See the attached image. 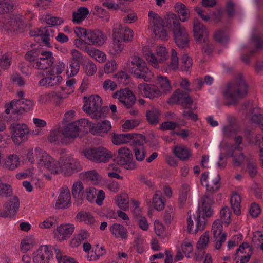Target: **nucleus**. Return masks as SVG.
Returning <instances> with one entry per match:
<instances>
[{
    "label": "nucleus",
    "mask_w": 263,
    "mask_h": 263,
    "mask_svg": "<svg viewBox=\"0 0 263 263\" xmlns=\"http://www.w3.org/2000/svg\"><path fill=\"white\" fill-rule=\"evenodd\" d=\"M148 16L150 27L154 34L162 40H167L168 38L167 31L164 28L165 24L171 29L172 32L184 26L177 15L174 13H170L166 15L165 22L157 13L152 11L148 12Z\"/></svg>",
    "instance_id": "obj_1"
},
{
    "label": "nucleus",
    "mask_w": 263,
    "mask_h": 263,
    "mask_svg": "<svg viewBox=\"0 0 263 263\" xmlns=\"http://www.w3.org/2000/svg\"><path fill=\"white\" fill-rule=\"evenodd\" d=\"M249 85L241 74H237L227 85L224 96L228 105L235 104L239 99L245 98L248 94Z\"/></svg>",
    "instance_id": "obj_2"
},
{
    "label": "nucleus",
    "mask_w": 263,
    "mask_h": 263,
    "mask_svg": "<svg viewBox=\"0 0 263 263\" xmlns=\"http://www.w3.org/2000/svg\"><path fill=\"white\" fill-rule=\"evenodd\" d=\"M25 57L32 63L33 68L38 70L47 69L54 62L53 53L49 51L31 50L26 53Z\"/></svg>",
    "instance_id": "obj_3"
},
{
    "label": "nucleus",
    "mask_w": 263,
    "mask_h": 263,
    "mask_svg": "<svg viewBox=\"0 0 263 263\" xmlns=\"http://www.w3.org/2000/svg\"><path fill=\"white\" fill-rule=\"evenodd\" d=\"M127 66L129 71L136 78L148 82L153 77L154 74L148 68L145 61L138 55L131 56L127 61Z\"/></svg>",
    "instance_id": "obj_4"
},
{
    "label": "nucleus",
    "mask_w": 263,
    "mask_h": 263,
    "mask_svg": "<svg viewBox=\"0 0 263 263\" xmlns=\"http://www.w3.org/2000/svg\"><path fill=\"white\" fill-rule=\"evenodd\" d=\"M86 125H91V122L85 118L67 124L62 129L63 138L61 139V143L68 144L73 142L79 135L81 130L80 127H85Z\"/></svg>",
    "instance_id": "obj_5"
},
{
    "label": "nucleus",
    "mask_w": 263,
    "mask_h": 263,
    "mask_svg": "<svg viewBox=\"0 0 263 263\" xmlns=\"http://www.w3.org/2000/svg\"><path fill=\"white\" fill-rule=\"evenodd\" d=\"M85 158L96 163H106L113 157L112 152L103 146L88 148L83 151Z\"/></svg>",
    "instance_id": "obj_6"
},
{
    "label": "nucleus",
    "mask_w": 263,
    "mask_h": 263,
    "mask_svg": "<svg viewBox=\"0 0 263 263\" xmlns=\"http://www.w3.org/2000/svg\"><path fill=\"white\" fill-rule=\"evenodd\" d=\"M102 104V99L98 95H91L86 100L83 110L92 119L99 120L104 116Z\"/></svg>",
    "instance_id": "obj_7"
},
{
    "label": "nucleus",
    "mask_w": 263,
    "mask_h": 263,
    "mask_svg": "<svg viewBox=\"0 0 263 263\" xmlns=\"http://www.w3.org/2000/svg\"><path fill=\"white\" fill-rule=\"evenodd\" d=\"M62 172L66 176H71L82 170L79 160L71 155H65L60 158Z\"/></svg>",
    "instance_id": "obj_8"
},
{
    "label": "nucleus",
    "mask_w": 263,
    "mask_h": 263,
    "mask_svg": "<svg viewBox=\"0 0 263 263\" xmlns=\"http://www.w3.org/2000/svg\"><path fill=\"white\" fill-rule=\"evenodd\" d=\"M112 37L122 41L123 42H130L134 39V31L127 26L120 23L116 24L112 29Z\"/></svg>",
    "instance_id": "obj_9"
},
{
    "label": "nucleus",
    "mask_w": 263,
    "mask_h": 263,
    "mask_svg": "<svg viewBox=\"0 0 263 263\" xmlns=\"http://www.w3.org/2000/svg\"><path fill=\"white\" fill-rule=\"evenodd\" d=\"M187 232L189 233L196 234L198 230H202L204 228L205 221L201 220V212H190L187 219Z\"/></svg>",
    "instance_id": "obj_10"
},
{
    "label": "nucleus",
    "mask_w": 263,
    "mask_h": 263,
    "mask_svg": "<svg viewBox=\"0 0 263 263\" xmlns=\"http://www.w3.org/2000/svg\"><path fill=\"white\" fill-rule=\"evenodd\" d=\"M75 230L73 223H63L58 226L54 230V237L59 241H63L70 238Z\"/></svg>",
    "instance_id": "obj_11"
},
{
    "label": "nucleus",
    "mask_w": 263,
    "mask_h": 263,
    "mask_svg": "<svg viewBox=\"0 0 263 263\" xmlns=\"http://www.w3.org/2000/svg\"><path fill=\"white\" fill-rule=\"evenodd\" d=\"M10 128L12 133V138L16 144H20L21 142L27 139V135L30 133L28 126L24 124L13 123Z\"/></svg>",
    "instance_id": "obj_12"
},
{
    "label": "nucleus",
    "mask_w": 263,
    "mask_h": 263,
    "mask_svg": "<svg viewBox=\"0 0 263 263\" xmlns=\"http://www.w3.org/2000/svg\"><path fill=\"white\" fill-rule=\"evenodd\" d=\"M168 104H180L187 106L192 103V99L190 96L180 89L176 90L167 101Z\"/></svg>",
    "instance_id": "obj_13"
},
{
    "label": "nucleus",
    "mask_w": 263,
    "mask_h": 263,
    "mask_svg": "<svg viewBox=\"0 0 263 263\" xmlns=\"http://www.w3.org/2000/svg\"><path fill=\"white\" fill-rule=\"evenodd\" d=\"M114 98L117 99L127 108L132 107L136 101V97L129 88H125L117 91L112 95Z\"/></svg>",
    "instance_id": "obj_14"
},
{
    "label": "nucleus",
    "mask_w": 263,
    "mask_h": 263,
    "mask_svg": "<svg viewBox=\"0 0 263 263\" xmlns=\"http://www.w3.org/2000/svg\"><path fill=\"white\" fill-rule=\"evenodd\" d=\"M174 41L177 46L181 49L189 46V34L184 26L172 32Z\"/></svg>",
    "instance_id": "obj_15"
},
{
    "label": "nucleus",
    "mask_w": 263,
    "mask_h": 263,
    "mask_svg": "<svg viewBox=\"0 0 263 263\" xmlns=\"http://www.w3.org/2000/svg\"><path fill=\"white\" fill-rule=\"evenodd\" d=\"M138 89L143 96L151 99L161 96V92L158 86L154 84L142 83L138 85Z\"/></svg>",
    "instance_id": "obj_16"
},
{
    "label": "nucleus",
    "mask_w": 263,
    "mask_h": 263,
    "mask_svg": "<svg viewBox=\"0 0 263 263\" xmlns=\"http://www.w3.org/2000/svg\"><path fill=\"white\" fill-rule=\"evenodd\" d=\"M193 32L195 40L200 43L203 39L206 41L209 36L206 28L197 18L193 21Z\"/></svg>",
    "instance_id": "obj_17"
},
{
    "label": "nucleus",
    "mask_w": 263,
    "mask_h": 263,
    "mask_svg": "<svg viewBox=\"0 0 263 263\" xmlns=\"http://www.w3.org/2000/svg\"><path fill=\"white\" fill-rule=\"evenodd\" d=\"M48 155L42 149L35 148L31 149L28 152L27 159L31 163L36 164L43 166Z\"/></svg>",
    "instance_id": "obj_18"
},
{
    "label": "nucleus",
    "mask_w": 263,
    "mask_h": 263,
    "mask_svg": "<svg viewBox=\"0 0 263 263\" xmlns=\"http://www.w3.org/2000/svg\"><path fill=\"white\" fill-rule=\"evenodd\" d=\"M51 247L48 245L41 246L34 253V263H49L51 256Z\"/></svg>",
    "instance_id": "obj_19"
},
{
    "label": "nucleus",
    "mask_w": 263,
    "mask_h": 263,
    "mask_svg": "<svg viewBox=\"0 0 263 263\" xmlns=\"http://www.w3.org/2000/svg\"><path fill=\"white\" fill-rule=\"evenodd\" d=\"M86 40L89 45L101 46L106 42L107 37L101 30L95 29L88 32Z\"/></svg>",
    "instance_id": "obj_20"
},
{
    "label": "nucleus",
    "mask_w": 263,
    "mask_h": 263,
    "mask_svg": "<svg viewBox=\"0 0 263 263\" xmlns=\"http://www.w3.org/2000/svg\"><path fill=\"white\" fill-rule=\"evenodd\" d=\"M71 195L67 187L60 189V193L57 200L55 206L57 209H66L70 206L71 203Z\"/></svg>",
    "instance_id": "obj_21"
},
{
    "label": "nucleus",
    "mask_w": 263,
    "mask_h": 263,
    "mask_svg": "<svg viewBox=\"0 0 263 263\" xmlns=\"http://www.w3.org/2000/svg\"><path fill=\"white\" fill-rule=\"evenodd\" d=\"M252 254V248L248 243L243 242L237 250L235 259L240 258V263H247L249 261Z\"/></svg>",
    "instance_id": "obj_22"
},
{
    "label": "nucleus",
    "mask_w": 263,
    "mask_h": 263,
    "mask_svg": "<svg viewBox=\"0 0 263 263\" xmlns=\"http://www.w3.org/2000/svg\"><path fill=\"white\" fill-rule=\"evenodd\" d=\"M174 11L181 22H186L189 20L191 12L189 8L184 4L179 2L176 3L174 5Z\"/></svg>",
    "instance_id": "obj_23"
},
{
    "label": "nucleus",
    "mask_w": 263,
    "mask_h": 263,
    "mask_svg": "<svg viewBox=\"0 0 263 263\" xmlns=\"http://www.w3.org/2000/svg\"><path fill=\"white\" fill-rule=\"evenodd\" d=\"M88 126L94 135L107 134L111 128L110 122L108 120H103L97 123L96 126L91 122V125Z\"/></svg>",
    "instance_id": "obj_24"
},
{
    "label": "nucleus",
    "mask_w": 263,
    "mask_h": 263,
    "mask_svg": "<svg viewBox=\"0 0 263 263\" xmlns=\"http://www.w3.org/2000/svg\"><path fill=\"white\" fill-rule=\"evenodd\" d=\"M201 212H203L205 216L209 217L213 214V210L211 206L214 204V199L211 195L205 194L201 198Z\"/></svg>",
    "instance_id": "obj_25"
},
{
    "label": "nucleus",
    "mask_w": 263,
    "mask_h": 263,
    "mask_svg": "<svg viewBox=\"0 0 263 263\" xmlns=\"http://www.w3.org/2000/svg\"><path fill=\"white\" fill-rule=\"evenodd\" d=\"M43 166L47 168L51 174H58L62 172V168L60 160L57 161L49 155L44 162Z\"/></svg>",
    "instance_id": "obj_26"
},
{
    "label": "nucleus",
    "mask_w": 263,
    "mask_h": 263,
    "mask_svg": "<svg viewBox=\"0 0 263 263\" xmlns=\"http://www.w3.org/2000/svg\"><path fill=\"white\" fill-rule=\"evenodd\" d=\"M156 81L159 86V91L161 92V95H167L171 92L172 87L170 81L166 77L159 75L157 77Z\"/></svg>",
    "instance_id": "obj_27"
},
{
    "label": "nucleus",
    "mask_w": 263,
    "mask_h": 263,
    "mask_svg": "<svg viewBox=\"0 0 263 263\" xmlns=\"http://www.w3.org/2000/svg\"><path fill=\"white\" fill-rule=\"evenodd\" d=\"M220 177L217 173L211 175L208 182L205 184L207 191L213 194L219 190L220 187Z\"/></svg>",
    "instance_id": "obj_28"
},
{
    "label": "nucleus",
    "mask_w": 263,
    "mask_h": 263,
    "mask_svg": "<svg viewBox=\"0 0 263 263\" xmlns=\"http://www.w3.org/2000/svg\"><path fill=\"white\" fill-rule=\"evenodd\" d=\"M226 155L229 157H234V164L240 166L244 161L245 157L238 146L229 148Z\"/></svg>",
    "instance_id": "obj_29"
},
{
    "label": "nucleus",
    "mask_w": 263,
    "mask_h": 263,
    "mask_svg": "<svg viewBox=\"0 0 263 263\" xmlns=\"http://www.w3.org/2000/svg\"><path fill=\"white\" fill-rule=\"evenodd\" d=\"M90 14L88 9L85 7H80L72 12V21L73 23L80 24Z\"/></svg>",
    "instance_id": "obj_30"
},
{
    "label": "nucleus",
    "mask_w": 263,
    "mask_h": 263,
    "mask_svg": "<svg viewBox=\"0 0 263 263\" xmlns=\"http://www.w3.org/2000/svg\"><path fill=\"white\" fill-rule=\"evenodd\" d=\"M112 42L109 44L108 52L113 57L120 55L123 51L125 45L122 41L112 37Z\"/></svg>",
    "instance_id": "obj_31"
},
{
    "label": "nucleus",
    "mask_w": 263,
    "mask_h": 263,
    "mask_svg": "<svg viewBox=\"0 0 263 263\" xmlns=\"http://www.w3.org/2000/svg\"><path fill=\"white\" fill-rule=\"evenodd\" d=\"M154 54L157 65L156 67H154L155 68L158 69L159 68V64L167 60L168 57V52L165 47L158 46L156 47Z\"/></svg>",
    "instance_id": "obj_32"
},
{
    "label": "nucleus",
    "mask_w": 263,
    "mask_h": 263,
    "mask_svg": "<svg viewBox=\"0 0 263 263\" xmlns=\"http://www.w3.org/2000/svg\"><path fill=\"white\" fill-rule=\"evenodd\" d=\"M5 113L9 114L10 110L13 115H21L24 113L19 99L12 100L9 103H7L5 106Z\"/></svg>",
    "instance_id": "obj_33"
},
{
    "label": "nucleus",
    "mask_w": 263,
    "mask_h": 263,
    "mask_svg": "<svg viewBox=\"0 0 263 263\" xmlns=\"http://www.w3.org/2000/svg\"><path fill=\"white\" fill-rule=\"evenodd\" d=\"M39 32H41L42 42L49 46L50 40L55 38V30L51 27H47L39 28Z\"/></svg>",
    "instance_id": "obj_34"
},
{
    "label": "nucleus",
    "mask_w": 263,
    "mask_h": 263,
    "mask_svg": "<svg viewBox=\"0 0 263 263\" xmlns=\"http://www.w3.org/2000/svg\"><path fill=\"white\" fill-rule=\"evenodd\" d=\"M85 51L90 57L95 59L99 63H102L106 60V54L97 48L86 47Z\"/></svg>",
    "instance_id": "obj_35"
},
{
    "label": "nucleus",
    "mask_w": 263,
    "mask_h": 263,
    "mask_svg": "<svg viewBox=\"0 0 263 263\" xmlns=\"http://www.w3.org/2000/svg\"><path fill=\"white\" fill-rule=\"evenodd\" d=\"M137 136L134 134H117L113 136L112 142L114 144L119 145L130 142Z\"/></svg>",
    "instance_id": "obj_36"
},
{
    "label": "nucleus",
    "mask_w": 263,
    "mask_h": 263,
    "mask_svg": "<svg viewBox=\"0 0 263 263\" xmlns=\"http://www.w3.org/2000/svg\"><path fill=\"white\" fill-rule=\"evenodd\" d=\"M112 234L117 238L123 239L127 238V232L126 229L122 224L118 223L113 224L110 228Z\"/></svg>",
    "instance_id": "obj_37"
},
{
    "label": "nucleus",
    "mask_w": 263,
    "mask_h": 263,
    "mask_svg": "<svg viewBox=\"0 0 263 263\" xmlns=\"http://www.w3.org/2000/svg\"><path fill=\"white\" fill-rule=\"evenodd\" d=\"M174 153L175 156L182 161L187 160L191 155L189 149L183 145L174 146Z\"/></svg>",
    "instance_id": "obj_38"
},
{
    "label": "nucleus",
    "mask_w": 263,
    "mask_h": 263,
    "mask_svg": "<svg viewBox=\"0 0 263 263\" xmlns=\"http://www.w3.org/2000/svg\"><path fill=\"white\" fill-rule=\"evenodd\" d=\"M76 219L80 222H83L88 225H93L95 219L92 214L88 212L81 211L78 212L76 216Z\"/></svg>",
    "instance_id": "obj_39"
},
{
    "label": "nucleus",
    "mask_w": 263,
    "mask_h": 263,
    "mask_svg": "<svg viewBox=\"0 0 263 263\" xmlns=\"http://www.w3.org/2000/svg\"><path fill=\"white\" fill-rule=\"evenodd\" d=\"M83 185L81 181L76 182L73 183L72 188V194L79 203H81L83 200Z\"/></svg>",
    "instance_id": "obj_40"
},
{
    "label": "nucleus",
    "mask_w": 263,
    "mask_h": 263,
    "mask_svg": "<svg viewBox=\"0 0 263 263\" xmlns=\"http://www.w3.org/2000/svg\"><path fill=\"white\" fill-rule=\"evenodd\" d=\"M115 201L118 206L122 210H126L129 207L128 196L125 193H122L115 197Z\"/></svg>",
    "instance_id": "obj_41"
},
{
    "label": "nucleus",
    "mask_w": 263,
    "mask_h": 263,
    "mask_svg": "<svg viewBox=\"0 0 263 263\" xmlns=\"http://www.w3.org/2000/svg\"><path fill=\"white\" fill-rule=\"evenodd\" d=\"M20 158L17 155H9L5 161V166L8 170H13L20 165Z\"/></svg>",
    "instance_id": "obj_42"
},
{
    "label": "nucleus",
    "mask_w": 263,
    "mask_h": 263,
    "mask_svg": "<svg viewBox=\"0 0 263 263\" xmlns=\"http://www.w3.org/2000/svg\"><path fill=\"white\" fill-rule=\"evenodd\" d=\"M160 114L159 110L156 108H152L147 111L146 116L148 123L153 125L157 124L159 122Z\"/></svg>",
    "instance_id": "obj_43"
},
{
    "label": "nucleus",
    "mask_w": 263,
    "mask_h": 263,
    "mask_svg": "<svg viewBox=\"0 0 263 263\" xmlns=\"http://www.w3.org/2000/svg\"><path fill=\"white\" fill-rule=\"evenodd\" d=\"M230 202L234 213L237 215H240L241 213L240 204L241 202L240 195L236 193H233L231 196Z\"/></svg>",
    "instance_id": "obj_44"
},
{
    "label": "nucleus",
    "mask_w": 263,
    "mask_h": 263,
    "mask_svg": "<svg viewBox=\"0 0 263 263\" xmlns=\"http://www.w3.org/2000/svg\"><path fill=\"white\" fill-rule=\"evenodd\" d=\"M20 207V201L18 198L16 196L10 199L6 203V208L9 212V214L12 216L15 215Z\"/></svg>",
    "instance_id": "obj_45"
},
{
    "label": "nucleus",
    "mask_w": 263,
    "mask_h": 263,
    "mask_svg": "<svg viewBox=\"0 0 263 263\" xmlns=\"http://www.w3.org/2000/svg\"><path fill=\"white\" fill-rule=\"evenodd\" d=\"M214 39L217 43L224 45L229 41L230 37L226 31L222 30H218L215 32Z\"/></svg>",
    "instance_id": "obj_46"
},
{
    "label": "nucleus",
    "mask_w": 263,
    "mask_h": 263,
    "mask_svg": "<svg viewBox=\"0 0 263 263\" xmlns=\"http://www.w3.org/2000/svg\"><path fill=\"white\" fill-rule=\"evenodd\" d=\"M142 53L149 64L153 67L157 66V64L155 59V54L148 46H144L143 48Z\"/></svg>",
    "instance_id": "obj_47"
},
{
    "label": "nucleus",
    "mask_w": 263,
    "mask_h": 263,
    "mask_svg": "<svg viewBox=\"0 0 263 263\" xmlns=\"http://www.w3.org/2000/svg\"><path fill=\"white\" fill-rule=\"evenodd\" d=\"M153 204L155 209L162 210L165 206L164 202L161 198V192L156 191L153 198Z\"/></svg>",
    "instance_id": "obj_48"
},
{
    "label": "nucleus",
    "mask_w": 263,
    "mask_h": 263,
    "mask_svg": "<svg viewBox=\"0 0 263 263\" xmlns=\"http://www.w3.org/2000/svg\"><path fill=\"white\" fill-rule=\"evenodd\" d=\"M15 6V3L12 0L0 1V14H5L12 11Z\"/></svg>",
    "instance_id": "obj_49"
},
{
    "label": "nucleus",
    "mask_w": 263,
    "mask_h": 263,
    "mask_svg": "<svg viewBox=\"0 0 263 263\" xmlns=\"http://www.w3.org/2000/svg\"><path fill=\"white\" fill-rule=\"evenodd\" d=\"M106 253V250L104 247L101 246L99 247V245H96V248L95 251H92L91 254L88 255V259L90 261H96L98 260L100 257L103 256Z\"/></svg>",
    "instance_id": "obj_50"
},
{
    "label": "nucleus",
    "mask_w": 263,
    "mask_h": 263,
    "mask_svg": "<svg viewBox=\"0 0 263 263\" xmlns=\"http://www.w3.org/2000/svg\"><path fill=\"white\" fill-rule=\"evenodd\" d=\"M12 62V55L10 53L7 52L0 58V67L6 70L9 68Z\"/></svg>",
    "instance_id": "obj_51"
},
{
    "label": "nucleus",
    "mask_w": 263,
    "mask_h": 263,
    "mask_svg": "<svg viewBox=\"0 0 263 263\" xmlns=\"http://www.w3.org/2000/svg\"><path fill=\"white\" fill-rule=\"evenodd\" d=\"M83 66L85 73L89 77L93 76L97 71L96 65L90 60H88Z\"/></svg>",
    "instance_id": "obj_52"
},
{
    "label": "nucleus",
    "mask_w": 263,
    "mask_h": 263,
    "mask_svg": "<svg viewBox=\"0 0 263 263\" xmlns=\"http://www.w3.org/2000/svg\"><path fill=\"white\" fill-rule=\"evenodd\" d=\"M192 59L187 54H184L180 60V68L182 71H187L192 66Z\"/></svg>",
    "instance_id": "obj_53"
},
{
    "label": "nucleus",
    "mask_w": 263,
    "mask_h": 263,
    "mask_svg": "<svg viewBox=\"0 0 263 263\" xmlns=\"http://www.w3.org/2000/svg\"><path fill=\"white\" fill-rule=\"evenodd\" d=\"M80 68V64L77 62H70L66 70V75L68 77H73L78 73Z\"/></svg>",
    "instance_id": "obj_54"
},
{
    "label": "nucleus",
    "mask_w": 263,
    "mask_h": 263,
    "mask_svg": "<svg viewBox=\"0 0 263 263\" xmlns=\"http://www.w3.org/2000/svg\"><path fill=\"white\" fill-rule=\"evenodd\" d=\"M240 129L239 127L224 126L223 128V136L230 138L236 136Z\"/></svg>",
    "instance_id": "obj_55"
},
{
    "label": "nucleus",
    "mask_w": 263,
    "mask_h": 263,
    "mask_svg": "<svg viewBox=\"0 0 263 263\" xmlns=\"http://www.w3.org/2000/svg\"><path fill=\"white\" fill-rule=\"evenodd\" d=\"M13 191L11 185L0 182V196L9 197L12 195Z\"/></svg>",
    "instance_id": "obj_56"
},
{
    "label": "nucleus",
    "mask_w": 263,
    "mask_h": 263,
    "mask_svg": "<svg viewBox=\"0 0 263 263\" xmlns=\"http://www.w3.org/2000/svg\"><path fill=\"white\" fill-rule=\"evenodd\" d=\"M84 176L86 179L90 181L93 184H98L101 180L100 175L95 170L86 172Z\"/></svg>",
    "instance_id": "obj_57"
},
{
    "label": "nucleus",
    "mask_w": 263,
    "mask_h": 263,
    "mask_svg": "<svg viewBox=\"0 0 263 263\" xmlns=\"http://www.w3.org/2000/svg\"><path fill=\"white\" fill-rule=\"evenodd\" d=\"M179 60L176 51L172 49L171 50V60L168 65V68L172 70H176L178 68Z\"/></svg>",
    "instance_id": "obj_58"
},
{
    "label": "nucleus",
    "mask_w": 263,
    "mask_h": 263,
    "mask_svg": "<svg viewBox=\"0 0 263 263\" xmlns=\"http://www.w3.org/2000/svg\"><path fill=\"white\" fill-rule=\"evenodd\" d=\"M61 132L59 129L51 130L48 135V140L51 143L59 144L61 143Z\"/></svg>",
    "instance_id": "obj_59"
},
{
    "label": "nucleus",
    "mask_w": 263,
    "mask_h": 263,
    "mask_svg": "<svg viewBox=\"0 0 263 263\" xmlns=\"http://www.w3.org/2000/svg\"><path fill=\"white\" fill-rule=\"evenodd\" d=\"M118 154L119 155V161L121 160H127L133 158L132 151L126 147H122L118 149Z\"/></svg>",
    "instance_id": "obj_60"
},
{
    "label": "nucleus",
    "mask_w": 263,
    "mask_h": 263,
    "mask_svg": "<svg viewBox=\"0 0 263 263\" xmlns=\"http://www.w3.org/2000/svg\"><path fill=\"white\" fill-rule=\"evenodd\" d=\"M222 228L221 221L219 219L216 220L213 224L212 229L214 239H217L222 234Z\"/></svg>",
    "instance_id": "obj_61"
},
{
    "label": "nucleus",
    "mask_w": 263,
    "mask_h": 263,
    "mask_svg": "<svg viewBox=\"0 0 263 263\" xmlns=\"http://www.w3.org/2000/svg\"><path fill=\"white\" fill-rule=\"evenodd\" d=\"M71 59L72 62H77L80 64L84 61V58L82 53L76 49H72L70 51Z\"/></svg>",
    "instance_id": "obj_62"
},
{
    "label": "nucleus",
    "mask_w": 263,
    "mask_h": 263,
    "mask_svg": "<svg viewBox=\"0 0 263 263\" xmlns=\"http://www.w3.org/2000/svg\"><path fill=\"white\" fill-rule=\"evenodd\" d=\"M209 242V233L208 232H205L200 237L197 247L198 249H204L205 248Z\"/></svg>",
    "instance_id": "obj_63"
},
{
    "label": "nucleus",
    "mask_w": 263,
    "mask_h": 263,
    "mask_svg": "<svg viewBox=\"0 0 263 263\" xmlns=\"http://www.w3.org/2000/svg\"><path fill=\"white\" fill-rule=\"evenodd\" d=\"M114 78L120 84L126 85L129 83V77L126 72L119 71L114 76Z\"/></svg>",
    "instance_id": "obj_64"
}]
</instances>
